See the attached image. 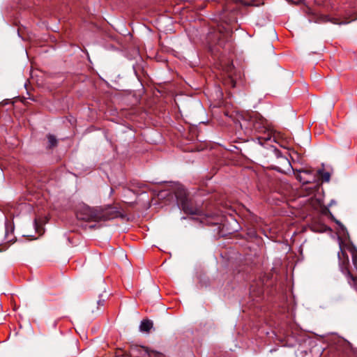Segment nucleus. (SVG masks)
Here are the masks:
<instances>
[{
  "label": "nucleus",
  "instance_id": "nucleus-1",
  "mask_svg": "<svg viewBox=\"0 0 357 357\" xmlns=\"http://www.w3.org/2000/svg\"><path fill=\"white\" fill-rule=\"evenodd\" d=\"M338 241L340 271L346 275L348 283L357 290V248L352 244L344 243L340 238Z\"/></svg>",
  "mask_w": 357,
  "mask_h": 357
},
{
  "label": "nucleus",
  "instance_id": "nucleus-2",
  "mask_svg": "<svg viewBox=\"0 0 357 357\" xmlns=\"http://www.w3.org/2000/svg\"><path fill=\"white\" fill-rule=\"evenodd\" d=\"M240 126L245 130L246 135H256L257 140L261 145L268 141H275L273 130L259 114L255 113L248 118H243Z\"/></svg>",
  "mask_w": 357,
  "mask_h": 357
},
{
  "label": "nucleus",
  "instance_id": "nucleus-3",
  "mask_svg": "<svg viewBox=\"0 0 357 357\" xmlns=\"http://www.w3.org/2000/svg\"><path fill=\"white\" fill-rule=\"evenodd\" d=\"M231 31L229 27L218 26V28L211 31L208 36L210 48L212 52L219 51V48L230 47Z\"/></svg>",
  "mask_w": 357,
  "mask_h": 357
},
{
  "label": "nucleus",
  "instance_id": "nucleus-4",
  "mask_svg": "<svg viewBox=\"0 0 357 357\" xmlns=\"http://www.w3.org/2000/svg\"><path fill=\"white\" fill-rule=\"evenodd\" d=\"M257 6L252 1H247L245 0H231V3H228L223 6L220 14V20L227 24L236 20L235 14L236 10L240 6Z\"/></svg>",
  "mask_w": 357,
  "mask_h": 357
},
{
  "label": "nucleus",
  "instance_id": "nucleus-5",
  "mask_svg": "<svg viewBox=\"0 0 357 357\" xmlns=\"http://www.w3.org/2000/svg\"><path fill=\"white\" fill-rule=\"evenodd\" d=\"M176 197L178 205L185 213L190 215H199L201 213V210L194 205L191 199H188L184 190L178 192Z\"/></svg>",
  "mask_w": 357,
  "mask_h": 357
},
{
  "label": "nucleus",
  "instance_id": "nucleus-6",
  "mask_svg": "<svg viewBox=\"0 0 357 357\" xmlns=\"http://www.w3.org/2000/svg\"><path fill=\"white\" fill-rule=\"evenodd\" d=\"M77 219L86 222H99L98 208H91L88 206H81L76 212Z\"/></svg>",
  "mask_w": 357,
  "mask_h": 357
},
{
  "label": "nucleus",
  "instance_id": "nucleus-7",
  "mask_svg": "<svg viewBox=\"0 0 357 357\" xmlns=\"http://www.w3.org/2000/svg\"><path fill=\"white\" fill-rule=\"evenodd\" d=\"M99 221H106L119 218L121 213L116 206L108 205L104 208H98Z\"/></svg>",
  "mask_w": 357,
  "mask_h": 357
},
{
  "label": "nucleus",
  "instance_id": "nucleus-8",
  "mask_svg": "<svg viewBox=\"0 0 357 357\" xmlns=\"http://www.w3.org/2000/svg\"><path fill=\"white\" fill-rule=\"evenodd\" d=\"M264 290L261 284H252L250 288V296L253 301H259Z\"/></svg>",
  "mask_w": 357,
  "mask_h": 357
},
{
  "label": "nucleus",
  "instance_id": "nucleus-9",
  "mask_svg": "<svg viewBox=\"0 0 357 357\" xmlns=\"http://www.w3.org/2000/svg\"><path fill=\"white\" fill-rule=\"evenodd\" d=\"M153 327V322L151 320L144 319L141 321L139 330L142 332L149 333Z\"/></svg>",
  "mask_w": 357,
  "mask_h": 357
},
{
  "label": "nucleus",
  "instance_id": "nucleus-10",
  "mask_svg": "<svg viewBox=\"0 0 357 357\" xmlns=\"http://www.w3.org/2000/svg\"><path fill=\"white\" fill-rule=\"evenodd\" d=\"M278 158V163L280 164L283 167L289 169L291 165L287 158L278 155V151L276 152Z\"/></svg>",
  "mask_w": 357,
  "mask_h": 357
},
{
  "label": "nucleus",
  "instance_id": "nucleus-11",
  "mask_svg": "<svg viewBox=\"0 0 357 357\" xmlns=\"http://www.w3.org/2000/svg\"><path fill=\"white\" fill-rule=\"evenodd\" d=\"M48 139V148L52 149L57 145V139L53 135L49 134L47 136Z\"/></svg>",
  "mask_w": 357,
  "mask_h": 357
},
{
  "label": "nucleus",
  "instance_id": "nucleus-12",
  "mask_svg": "<svg viewBox=\"0 0 357 357\" xmlns=\"http://www.w3.org/2000/svg\"><path fill=\"white\" fill-rule=\"evenodd\" d=\"M142 349L149 357L153 356L155 357H162V354L153 350H150L148 347H142Z\"/></svg>",
  "mask_w": 357,
  "mask_h": 357
},
{
  "label": "nucleus",
  "instance_id": "nucleus-13",
  "mask_svg": "<svg viewBox=\"0 0 357 357\" xmlns=\"http://www.w3.org/2000/svg\"><path fill=\"white\" fill-rule=\"evenodd\" d=\"M296 178H297V180H298L300 182L303 183V184L310 183L311 182L308 179L304 178L301 175V173L299 172V171H298V173L296 174Z\"/></svg>",
  "mask_w": 357,
  "mask_h": 357
},
{
  "label": "nucleus",
  "instance_id": "nucleus-14",
  "mask_svg": "<svg viewBox=\"0 0 357 357\" xmlns=\"http://www.w3.org/2000/svg\"><path fill=\"white\" fill-rule=\"evenodd\" d=\"M321 176H322V178L324 181H327V182L329 181L331 175L328 172H324L322 174Z\"/></svg>",
  "mask_w": 357,
  "mask_h": 357
},
{
  "label": "nucleus",
  "instance_id": "nucleus-15",
  "mask_svg": "<svg viewBox=\"0 0 357 357\" xmlns=\"http://www.w3.org/2000/svg\"><path fill=\"white\" fill-rule=\"evenodd\" d=\"M272 169H275V170H276V171H278L279 172H282L283 173V172H285L284 169H282V167H280V166L273 165L272 166Z\"/></svg>",
  "mask_w": 357,
  "mask_h": 357
},
{
  "label": "nucleus",
  "instance_id": "nucleus-16",
  "mask_svg": "<svg viewBox=\"0 0 357 357\" xmlns=\"http://www.w3.org/2000/svg\"><path fill=\"white\" fill-rule=\"evenodd\" d=\"M97 304L98 306H102L104 305L105 304V299H102V298H100L98 301H97Z\"/></svg>",
  "mask_w": 357,
  "mask_h": 357
},
{
  "label": "nucleus",
  "instance_id": "nucleus-17",
  "mask_svg": "<svg viewBox=\"0 0 357 357\" xmlns=\"http://www.w3.org/2000/svg\"><path fill=\"white\" fill-rule=\"evenodd\" d=\"M299 172L300 173H303V174H311V171H310V170H299Z\"/></svg>",
  "mask_w": 357,
  "mask_h": 357
},
{
  "label": "nucleus",
  "instance_id": "nucleus-18",
  "mask_svg": "<svg viewBox=\"0 0 357 357\" xmlns=\"http://www.w3.org/2000/svg\"><path fill=\"white\" fill-rule=\"evenodd\" d=\"M357 20V15L356 17H354L353 19H351V21H353V20Z\"/></svg>",
  "mask_w": 357,
  "mask_h": 357
},
{
  "label": "nucleus",
  "instance_id": "nucleus-19",
  "mask_svg": "<svg viewBox=\"0 0 357 357\" xmlns=\"http://www.w3.org/2000/svg\"><path fill=\"white\" fill-rule=\"evenodd\" d=\"M232 86L234 87L235 86V83L232 81Z\"/></svg>",
  "mask_w": 357,
  "mask_h": 357
}]
</instances>
